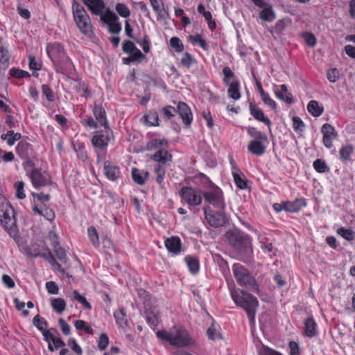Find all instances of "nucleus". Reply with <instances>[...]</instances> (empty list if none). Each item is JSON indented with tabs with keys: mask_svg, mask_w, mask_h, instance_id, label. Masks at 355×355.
<instances>
[{
	"mask_svg": "<svg viewBox=\"0 0 355 355\" xmlns=\"http://www.w3.org/2000/svg\"><path fill=\"white\" fill-rule=\"evenodd\" d=\"M157 336L175 347H187L195 345V340L189 331L182 326H175L169 331L161 330L156 332Z\"/></svg>",
	"mask_w": 355,
	"mask_h": 355,
	"instance_id": "obj_1",
	"label": "nucleus"
},
{
	"mask_svg": "<svg viewBox=\"0 0 355 355\" xmlns=\"http://www.w3.org/2000/svg\"><path fill=\"white\" fill-rule=\"evenodd\" d=\"M0 224L13 239L19 238L15 211L8 201L0 195Z\"/></svg>",
	"mask_w": 355,
	"mask_h": 355,
	"instance_id": "obj_2",
	"label": "nucleus"
},
{
	"mask_svg": "<svg viewBox=\"0 0 355 355\" xmlns=\"http://www.w3.org/2000/svg\"><path fill=\"white\" fill-rule=\"evenodd\" d=\"M230 293L234 303L242 307L246 311L250 321L253 322L257 308L259 306L257 297L246 291H241L239 292L234 288H232Z\"/></svg>",
	"mask_w": 355,
	"mask_h": 355,
	"instance_id": "obj_3",
	"label": "nucleus"
},
{
	"mask_svg": "<svg viewBox=\"0 0 355 355\" xmlns=\"http://www.w3.org/2000/svg\"><path fill=\"white\" fill-rule=\"evenodd\" d=\"M46 53L50 60L57 67L58 71L62 72L70 67L71 60L66 54L64 47L61 44L54 42L48 44L46 46Z\"/></svg>",
	"mask_w": 355,
	"mask_h": 355,
	"instance_id": "obj_4",
	"label": "nucleus"
},
{
	"mask_svg": "<svg viewBox=\"0 0 355 355\" xmlns=\"http://www.w3.org/2000/svg\"><path fill=\"white\" fill-rule=\"evenodd\" d=\"M226 238L230 245L240 254L252 252L251 239L248 235L239 230L226 232Z\"/></svg>",
	"mask_w": 355,
	"mask_h": 355,
	"instance_id": "obj_5",
	"label": "nucleus"
},
{
	"mask_svg": "<svg viewBox=\"0 0 355 355\" xmlns=\"http://www.w3.org/2000/svg\"><path fill=\"white\" fill-rule=\"evenodd\" d=\"M72 13L74 21L80 32L89 34L92 31V23L87 11L84 7L73 0L72 3Z\"/></svg>",
	"mask_w": 355,
	"mask_h": 355,
	"instance_id": "obj_6",
	"label": "nucleus"
},
{
	"mask_svg": "<svg viewBox=\"0 0 355 355\" xmlns=\"http://www.w3.org/2000/svg\"><path fill=\"white\" fill-rule=\"evenodd\" d=\"M232 271L237 283L240 286H245L253 291L258 290L255 279L243 265L234 263L232 266Z\"/></svg>",
	"mask_w": 355,
	"mask_h": 355,
	"instance_id": "obj_7",
	"label": "nucleus"
},
{
	"mask_svg": "<svg viewBox=\"0 0 355 355\" xmlns=\"http://www.w3.org/2000/svg\"><path fill=\"white\" fill-rule=\"evenodd\" d=\"M206 202L212 205L216 208L224 210L225 204L222 191L218 187H212L209 191L203 193Z\"/></svg>",
	"mask_w": 355,
	"mask_h": 355,
	"instance_id": "obj_8",
	"label": "nucleus"
},
{
	"mask_svg": "<svg viewBox=\"0 0 355 355\" xmlns=\"http://www.w3.org/2000/svg\"><path fill=\"white\" fill-rule=\"evenodd\" d=\"M33 186L35 189H40L51 184L50 175L45 171H41L39 169H33L29 175Z\"/></svg>",
	"mask_w": 355,
	"mask_h": 355,
	"instance_id": "obj_9",
	"label": "nucleus"
},
{
	"mask_svg": "<svg viewBox=\"0 0 355 355\" xmlns=\"http://www.w3.org/2000/svg\"><path fill=\"white\" fill-rule=\"evenodd\" d=\"M180 195L182 199L190 206H198L202 202L200 191L191 187H182L180 191Z\"/></svg>",
	"mask_w": 355,
	"mask_h": 355,
	"instance_id": "obj_10",
	"label": "nucleus"
},
{
	"mask_svg": "<svg viewBox=\"0 0 355 355\" xmlns=\"http://www.w3.org/2000/svg\"><path fill=\"white\" fill-rule=\"evenodd\" d=\"M205 219L207 223L214 227L223 226L227 222V218L225 214L220 212H215L210 209L209 207L203 208Z\"/></svg>",
	"mask_w": 355,
	"mask_h": 355,
	"instance_id": "obj_11",
	"label": "nucleus"
},
{
	"mask_svg": "<svg viewBox=\"0 0 355 355\" xmlns=\"http://www.w3.org/2000/svg\"><path fill=\"white\" fill-rule=\"evenodd\" d=\"M252 2L259 8H263L260 12V18L266 21H272L275 18V13L272 6L266 3L264 0H252Z\"/></svg>",
	"mask_w": 355,
	"mask_h": 355,
	"instance_id": "obj_12",
	"label": "nucleus"
},
{
	"mask_svg": "<svg viewBox=\"0 0 355 355\" xmlns=\"http://www.w3.org/2000/svg\"><path fill=\"white\" fill-rule=\"evenodd\" d=\"M109 132H112L111 130H108L107 129L105 135L98 132L92 137V144L94 146L98 148V150H101L103 153L105 152L110 140Z\"/></svg>",
	"mask_w": 355,
	"mask_h": 355,
	"instance_id": "obj_13",
	"label": "nucleus"
},
{
	"mask_svg": "<svg viewBox=\"0 0 355 355\" xmlns=\"http://www.w3.org/2000/svg\"><path fill=\"white\" fill-rule=\"evenodd\" d=\"M321 132L323 135V144L324 145L330 148L332 147V140L335 139L338 134L335 128L329 123H325L322 125Z\"/></svg>",
	"mask_w": 355,
	"mask_h": 355,
	"instance_id": "obj_14",
	"label": "nucleus"
},
{
	"mask_svg": "<svg viewBox=\"0 0 355 355\" xmlns=\"http://www.w3.org/2000/svg\"><path fill=\"white\" fill-rule=\"evenodd\" d=\"M103 169L106 178L111 181H116L121 176L119 168L110 161L105 162Z\"/></svg>",
	"mask_w": 355,
	"mask_h": 355,
	"instance_id": "obj_15",
	"label": "nucleus"
},
{
	"mask_svg": "<svg viewBox=\"0 0 355 355\" xmlns=\"http://www.w3.org/2000/svg\"><path fill=\"white\" fill-rule=\"evenodd\" d=\"M177 111L186 125H190L193 121V114L190 107L184 102H180L177 106Z\"/></svg>",
	"mask_w": 355,
	"mask_h": 355,
	"instance_id": "obj_16",
	"label": "nucleus"
},
{
	"mask_svg": "<svg viewBox=\"0 0 355 355\" xmlns=\"http://www.w3.org/2000/svg\"><path fill=\"white\" fill-rule=\"evenodd\" d=\"M167 250L173 255H178L181 252L182 242L178 236H171L164 241Z\"/></svg>",
	"mask_w": 355,
	"mask_h": 355,
	"instance_id": "obj_17",
	"label": "nucleus"
},
{
	"mask_svg": "<svg viewBox=\"0 0 355 355\" xmlns=\"http://www.w3.org/2000/svg\"><path fill=\"white\" fill-rule=\"evenodd\" d=\"M82 1L88 7L92 13L96 15H101L105 8L103 0H82Z\"/></svg>",
	"mask_w": 355,
	"mask_h": 355,
	"instance_id": "obj_18",
	"label": "nucleus"
},
{
	"mask_svg": "<svg viewBox=\"0 0 355 355\" xmlns=\"http://www.w3.org/2000/svg\"><path fill=\"white\" fill-rule=\"evenodd\" d=\"M249 109L250 114L256 120L263 123L268 127L271 126V121L267 116H265L263 112L256 105L250 103L249 105Z\"/></svg>",
	"mask_w": 355,
	"mask_h": 355,
	"instance_id": "obj_19",
	"label": "nucleus"
},
{
	"mask_svg": "<svg viewBox=\"0 0 355 355\" xmlns=\"http://www.w3.org/2000/svg\"><path fill=\"white\" fill-rule=\"evenodd\" d=\"M93 114L99 124L108 130H110L106 116V112L103 107L99 105H95L93 109Z\"/></svg>",
	"mask_w": 355,
	"mask_h": 355,
	"instance_id": "obj_20",
	"label": "nucleus"
},
{
	"mask_svg": "<svg viewBox=\"0 0 355 355\" xmlns=\"http://www.w3.org/2000/svg\"><path fill=\"white\" fill-rule=\"evenodd\" d=\"M141 121L146 126H158L159 116L155 110H150L147 114L144 115L141 119Z\"/></svg>",
	"mask_w": 355,
	"mask_h": 355,
	"instance_id": "obj_21",
	"label": "nucleus"
},
{
	"mask_svg": "<svg viewBox=\"0 0 355 355\" xmlns=\"http://www.w3.org/2000/svg\"><path fill=\"white\" fill-rule=\"evenodd\" d=\"M151 159L162 164H165L168 161H171L172 155L168 152L167 148H163L156 151Z\"/></svg>",
	"mask_w": 355,
	"mask_h": 355,
	"instance_id": "obj_22",
	"label": "nucleus"
},
{
	"mask_svg": "<svg viewBox=\"0 0 355 355\" xmlns=\"http://www.w3.org/2000/svg\"><path fill=\"white\" fill-rule=\"evenodd\" d=\"M306 206L304 198L296 199L294 201H285L286 211L288 212H297L302 207Z\"/></svg>",
	"mask_w": 355,
	"mask_h": 355,
	"instance_id": "obj_23",
	"label": "nucleus"
},
{
	"mask_svg": "<svg viewBox=\"0 0 355 355\" xmlns=\"http://www.w3.org/2000/svg\"><path fill=\"white\" fill-rule=\"evenodd\" d=\"M263 141L252 140L248 145V150L256 155L261 156L265 153L266 146L262 144Z\"/></svg>",
	"mask_w": 355,
	"mask_h": 355,
	"instance_id": "obj_24",
	"label": "nucleus"
},
{
	"mask_svg": "<svg viewBox=\"0 0 355 355\" xmlns=\"http://www.w3.org/2000/svg\"><path fill=\"white\" fill-rule=\"evenodd\" d=\"M304 335L309 338L315 336L317 332V323L312 317L304 320Z\"/></svg>",
	"mask_w": 355,
	"mask_h": 355,
	"instance_id": "obj_25",
	"label": "nucleus"
},
{
	"mask_svg": "<svg viewBox=\"0 0 355 355\" xmlns=\"http://www.w3.org/2000/svg\"><path fill=\"white\" fill-rule=\"evenodd\" d=\"M168 142L166 139H154L149 141L146 144V150L148 151L158 150L160 148H168Z\"/></svg>",
	"mask_w": 355,
	"mask_h": 355,
	"instance_id": "obj_26",
	"label": "nucleus"
},
{
	"mask_svg": "<svg viewBox=\"0 0 355 355\" xmlns=\"http://www.w3.org/2000/svg\"><path fill=\"white\" fill-rule=\"evenodd\" d=\"M71 84L73 89L80 94V96L83 97H89L91 96V92L88 89V86L85 82L74 80Z\"/></svg>",
	"mask_w": 355,
	"mask_h": 355,
	"instance_id": "obj_27",
	"label": "nucleus"
},
{
	"mask_svg": "<svg viewBox=\"0 0 355 355\" xmlns=\"http://www.w3.org/2000/svg\"><path fill=\"white\" fill-rule=\"evenodd\" d=\"M232 164L234 167L232 175L236 185L241 189H245L247 187V184L245 180L243 179L241 177L242 173L239 171V168H236V166L234 162H232Z\"/></svg>",
	"mask_w": 355,
	"mask_h": 355,
	"instance_id": "obj_28",
	"label": "nucleus"
},
{
	"mask_svg": "<svg viewBox=\"0 0 355 355\" xmlns=\"http://www.w3.org/2000/svg\"><path fill=\"white\" fill-rule=\"evenodd\" d=\"M53 237L55 239V240L53 241V250H54V252L57 257V258L62 263H66L67 261V254H66V252L65 250L58 246V243L57 241V236L56 234H53Z\"/></svg>",
	"mask_w": 355,
	"mask_h": 355,
	"instance_id": "obj_29",
	"label": "nucleus"
},
{
	"mask_svg": "<svg viewBox=\"0 0 355 355\" xmlns=\"http://www.w3.org/2000/svg\"><path fill=\"white\" fill-rule=\"evenodd\" d=\"M148 173L140 171L136 168L132 170V177L133 180L139 185L145 184Z\"/></svg>",
	"mask_w": 355,
	"mask_h": 355,
	"instance_id": "obj_30",
	"label": "nucleus"
},
{
	"mask_svg": "<svg viewBox=\"0 0 355 355\" xmlns=\"http://www.w3.org/2000/svg\"><path fill=\"white\" fill-rule=\"evenodd\" d=\"M227 94L230 98L235 101L239 100L241 98L239 82L238 80H234L229 84Z\"/></svg>",
	"mask_w": 355,
	"mask_h": 355,
	"instance_id": "obj_31",
	"label": "nucleus"
},
{
	"mask_svg": "<svg viewBox=\"0 0 355 355\" xmlns=\"http://www.w3.org/2000/svg\"><path fill=\"white\" fill-rule=\"evenodd\" d=\"M21 135L19 132H15L13 130H8L6 134L1 136V139L6 140L8 146H12L15 144V141L19 140Z\"/></svg>",
	"mask_w": 355,
	"mask_h": 355,
	"instance_id": "obj_32",
	"label": "nucleus"
},
{
	"mask_svg": "<svg viewBox=\"0 0 355 355\" xmlns=\"http://www.w3.org/2000/svg\"><path fill=\"white\" fill-rule=\"evenodd\" d=\"M114 318L119 327L125 329L128 327L127 315L123 309L116 311L114 313Z\"/></svg>",
	"mask_w": 355,
	"mask_h": 355,
	"instance_id": "obj_33",
	"label": "nucleus"
},
{
	"mask_svg": "<svg viewBox=\"0 0 355 355\" xmlns=\"http://www.w3.org/2000/svg\"><path fill=\"white\" fill-rule=\"evenodd\" d=\"M184 261L189 269V271L196 274L199 270L200 263L198 259L195 257L187 256L184 258Z\"/></svg>",
	"mask_w": 355,
	"mask_h": 355,
	"instance_id": "obj_34",
	"label": "nucleus"
},
{
	"mask_svg": "<svg viewBox=\"0 0 355 355\" xmlns=\"http://www.w3.org/2000/svg\"><path fill=\"white\" fill-rule=\"evenodd\" d=\"M307 110L312 116L318 117L322 114L324 110L316 101L312 100L308 103Z\"/></svg>",
	"mask_w": 355,
	"mask_h": 355,
	"instance_id": "obj_35",
	"label": "nucleus"
},
{
	"mask_svg": "<svg viewBox=\"0 0 355 355\" xmlns=\"http://www.w3.org/2000/svg\"><path fill=\"white\" fill-rule=\"evenodd\" d=\"M51 306L58 313L60 314L66 308V302L62 298H54L51 300Z\"/></svg>",
	"mask_w": 355,
	"mask_h": 355,
	"instance_id": "obj_36",
	"label": "nucleus"
},
{
	"mask_svg": "<svg viewBox=\"0 0 355 355\" xmlns=\"http://www.w3.org/2000/svg\"><path fill=\"white\" fill-rule=\"evenodd\" d=\"M288 92V89L286 85H282L280 86V90L279 91H275V95L276 96L286 102L288 104H291L293 102L292 98L288 96V95H286Z\"/></svg>",
	"mask_w": 355,
	"mask_h": 355,
	"instance_id": "obj_37",
	"label": "nucleus"
},
{
	"mask_svg": "<svg viewBox=\"0 0 355 355\" xmlns=\"http://www.w3.org/2000/svg\"><path fill=\"white\" fill-rule=\"evenodd\" d=\"M247 132H248V134L251 137H253L254 139V140H260V141H267L266 135L264 133L257 130L254 127H249L247 129Z\"/></svg>",
	"mask_w": 355,
	"mask_h": 355,
	"instance_id": "obj_38",
	"label": "nucleus"
},
{
	"mask_svg": "<svg viewBox=\"0 0 355 355\" xmlns=\"http://www.w3.org/2000/svg\"><path fill=\"white\" fill-rule=\"evenodd\" d=\"M29 144L26 141L19 142L16 147V152L19 156L24 159L28 156Z\"/></svg>",
	"mask_w": 355,
	"mask_h": 355,
	"instance_id": "obj_39",
	"label": "nucleus"
},
{
	"mask_svg": "<svg viewBox=\"0 0 355 355\" xmlns=\"http://www.w3.org/2000/svg\"><path fill=\"white\" fill-rule=\"evenodd\" d=\"M207 335L208 338L211 340L221 338V334L218 331V327L214 324H212L207 330Z\"/></svg>",
	"mask_w": 355,
	"mask_h": 355,
	"instance_id": "obj_40",
	"label": "nucleus"
},
{
	"mask_svg": "<svg viewBox=\"0 0 355 355\" xmlns=\"http://www.w3.org/2000/svg\"><path fill=\"white\" fill-rule=\"evenodd\" d=\"M101 19L104 23L110 24V23H112L114 21H118L119 18L115 13H114L109 8H107L105 11L104 14L101 15Z\"/></svg>",
	"mask_w": 355,
	"mask_h": 355,
	"instance_id": "obj_41",
	"label": "nucleus"
},
{
	"mask_svg": "<svg viewBox=\"0 0 355 355\" xmlns=\"http://www.w3.org/2000/svg\"><path fill=\"white\" fill-rule=\"evenodd\" d=\"M33 322L34 326H35L42 333L45 331L48 326V323L45 319L41 318L39 315H37L33 318Z\"/></svg>",
	"mask_w": 355,
	"mask_h": 355,
	"instance_id": "obj_42",
	"label": "nucleus"
},
{
	"mask_svg": "<svg viewBox=\"0 0 355 355\" xmlns=\"http://www.w3.org/2000/svg\"><path fill=\"white\" fill-rule=\"evenodd\" d=\"M87 233L92 244L94 247H98L99 245V238L96 228L94 227H89L87 229Z\"/></svg>",
	"mask_w": 355,
	"mask_h": 355,
	"instance_id": "obj_43",
	"label": "nucleus"
},
{
	"mask_svg": "<svg viewBox=\"0 0 355 355\" xmlns=\"http://www.w3.org/2000/svg\"><path fill=\"white\" fill-rule=\"evenodd\" d=\"M337 233L342 237H343L345 239L349 241H353L355 237V234L352 230L345 227L338 228L337 230Z\"/></svg>",
	"mask_w": 355,
	"mask_h": 355,
	"instance_id": "obj_44",
	"label": "nucleus"
},
{
	"mask_svg": "<svg viewBox=\"0 0 355 355\" xmlns=\"http://www.w3.org/2000/svg\"><path fill=\"white\" fill-rule=\"evenodd\" d=\"M353 147L351 145L343 146L340 150V159L344 161H348L350 159V155L353 152Z\"/></svg>",
	"mask_w": 355,
	"mask_h": 355,
	"instance_id": "obj_45",
	"label": "nucleus"
},
{
	"mask_svg": "<svg viewBox=\"0 0 355 355\" xmlns=\"http://www.w3.org/2000/svg\"><path fill=\"white\" fill-rule=\"evenodd\" d=\"M154 11L157 14L158 17H162V12H165L164 4L159 0H149Z\"/></svg>",
	"mask_w": 355,
	"mask_h": 355,
	"instance_id": "obj_46",
	"label": "nucleus"
},
{
	"mask_svg": "<svg viewBox=\"0 0 355 355\" xmlns=\"http://www.w3.org/2000/svg\"><path fill=\"white\" fill-rule=\"evenodd\" d=\"M9 55L3 46H0V67L6 68L8 66Z\"/></svg>",
	"mask_w": 355,
	"mask_h": 355,
	"instance_id": "obj_47",
	"label": "nucleus"
},
{
	"mask_svg": "<svg viewBox=\"0 0 355 355\" xmlns=\"http://www.w3.org/2000/svg\"><path fill=\"white\" fill-rule=\"evenodd\" d=\"M261 98L263 103L270 107L272 110L277 109V104L273 99H272L268 93L264 92L260 95Z\"/></svg>",
	"mask_w": 355,
	"mask_h": 355,
	"instance_id": "obj_48",
	"label": "nucleus"
},
{
	"mask_svg": "<svg viewBox=\"0 0 355 355\" xmlns=\"http://www.w3.org/2000/svg\"><path fill=\"white\" fill-rule=\"evenodd\" d=\"M116 10L122 17H128L130 15V11L128 6L124 3H119L116 5Z\"/></svg>",
	"mask_w": 355,
	"mask_h": 355,
	"instance_id": "obj_49",
	"label": "nucleus"
},
{
	"mask_svg": "<svg viewBox=\"0 0 355 355\" xmlns=\"http://www.w3.org/2000/svg\"><path fill=\"white\" fill-rule=\"evenodd\" d=\"M155 172L157 174L156 181L159 184H161L165 175V168L162 165H157L155 166Z\"/></svg>",
	"mask_w": 355,
	"mask_h": 355,
	"instance_id": "obj_50",
	"label": "nucleus"
},
{
	"mask_svg": "<svg viewBox=\"0 0 355 355\" xmlns=\"http://www.w3.org/2000/svg\"><path fill=\"white\" fill-rule=\"evenodd\" d=\"M314 169L318 173H324L329 168L326 163L320 159H318L313 164Z\"/></svg>",
	"mask_w": 355,
	"mask_h": 355,
	"instance_id": "obj_51",
	"label": "nucleus"
},
{
	"mask_svg": "<svg viewBox=\"0 0 355 355\" xmlns=\"http://www.w3.org/2000/svg\"><path fill=\"white\" fill-rule=\"evenodd\" d=\"M41 89L42 94L49 102H53L55 100V94L49 85L44 84L42 85Z\"/></svg>",
	"mask_w": 355,
	"mask_h": 355,
	"instance_id": "obj_52",
	"label": "nucleus"
},
{
	"mask_svg": "<svg viewBox=\"0 0 355 355\" xmlns=\"http://www.w3.org/2000/svg\"><path fill=\"white\" fill-rule=\"evenodd\" d=\"M170 45L174 48L177 52H182L184 50V45L181 40L177 37H173L170 40Z\"/></svg>",
	"mask_w": 355,
	"mask_h": 355,
	"instance_id": "obj_53",
	"label": "nucleus"
},
{
	"mask_svg": "<svg viewBox=\"0 0 355 355\" xmlns=\"http://www.w3.org/2000/svg\"><path fill=\"white\" fill-rule=\"evenodd\" d=\"M293 121V128L296 132H302L304 130V122L299 116H293L292 119Z\"/></svg>",
	"mask_w": 355,
	"mask_h": 355,
	"instance_id": "obj_54",
	"label": "nucleus"
},
{
	"mask_svg": "<svg viewBox=\"0 0 355 355\" xmlns=\"http://www.w3.org/2000/svg\"><path fill=\"white\" fill-rule=\"evenodd\" d=\"M15 188L16 189V196L19 199H24L26 195L24 191V183L21 181L17 182L15 184Z\"/></svg>",
	"mask_w": 355,
	"mask_h": 355,
	"instance_id": "obj_55",
	"label": "nucleus"
},
{
	"mask_svg": "<svg viewBox=\"0 0 355 355\" xmlns=\"http://www.w3.org/2000/svg\"><path fill=\"white\" fill-rule=\"evenodd\" d=\"M109 344V338L105 333L101 334L99 337L98 342V347L100 350H104L106 349Z\"/></svg>",
	"mask_w": 355,
	"mask_h": 355,
	"instance_id": "obj_56",
	"label": "nucleus"
},
{
	"mask_svg": "<svg viewBox=\"0 0 355 355\" xmlns=\"http://www.w3.org/2000/svg\"><path fill=\"white\" fill-rule=\"evenodd\" d=\"M67 344L69 347H71V350L78 355H81L83 353V350L81 347L78 345L77 342L74 338H69L68 340Z\"/></svg>",
	"mask_w": 355,
	"mask_h": 355,
	"instance_id": "obj_57",
	"label": "nucleus"
},
{
	"mask_svg": "<svg viewBox=\"0 0 355 355\" xmlns=\"http://www.w3.org/2000/svg\"><path fill=\"white\" fill-rule=\"evenodd\" d=\"M26 253L28 255L37 257H42V254L40 252L39 250V247L36 244L31 245L26 250Z\"/></svg>",
	"mask_w": 355,
	"mask_h": 355,
	"instance_id": "obj_58",
	"label": "nucleus"
},
{
	"mask_svg": "<svg viewBox=\"0 0 355 355\" xmlns=\"http://www.w3.org/2000/svg\"><path fill=\"white\" fill-rule=\"evenodd\" d=\"M42 335L44 336V340L48 343V349L49 351L54 352V347L51 342H52L56 338V336L52 335L49 331H44Z\"/></svg>",
	"mask_w": 355,
	"mask_h": 355,
	"instance_id": "obj_59",
	"label": "nucleus"
},
{
	"mask_svg": "<svg viewBox=\"0 0 355 355\" xmlns=\"http://www.w3.org/2000/svg\"><path fill=\"white\" fill-rule=\"evenodd\" d=\"M145 58V55L141 51L136 49L129 57V60L132 62H139Z\"/></svg>",
	"mask_w": 355,
	"mask_h": 355,
	"instance_id": "obj_60",
	"label": "nucleus"
},
{
	"mask_svg": "<svg viewBox=\"0 0 355 355\" xmlns=\"http://www.w3.org/2000/svg\"><path fill=\"white\" fill-rule=\"evenodd\" d=\"M193 61L194 59L192 58V56L189 53H185L183 58L181 59L180 62L182 66L187 68H189L192 65Z\"/></svg>",
	"mask_w": 355,
	"mask_h": 355,
	"instance_id": "obj_61",
	"label": "nucleus"
},
{
	"mask_svg": "<svg viewBox=\"0 0 355 355\" xmlns=\"http://www.w3.org/2000/svg\"><path fill=\"white\" fill-rule=\"evenodd\" d=\"M29 68L31 70H40L42 67V64L40 62H37L35 59V56L29 55Z\"/></svg>",
	"mask_w": 355,
	"mask_h": 355,
	"instance_id": "obj_62",
	"label": "nucleus"
},
{
	"mask_svg": "<svg viewBox=\"0 0 355 355\" xmlns=\"http://www.w3.org/2000/svg\"><path fill=\"white\" fill-rule=\"evenodd\" d=\"M261 248L265 253L272 252L273 246L272 243H268L266 238L260 239Z\"/></svg>",
	"mask_w": 355,
	"mask_h": 355,
	"instance_id": "obj_63",
	"label": "nucleus"
},
{
	"mask_svg": "<svg viewBox=\"0 0 355 355\" xmlns=\"http://www.w3.org/2000/svg\"><path fill=\"white\" fill-rule=\"evenodd\" d=\"M202 116L207 122L208 128H211L214 126V120L211 112L209 110H204L202 112Z\"/></svg>",
	"mask_w": 355,
	"mask_h": 355,
	"instance_id": "obj_64",
	"label": "nucleus"
}]
</instances>
